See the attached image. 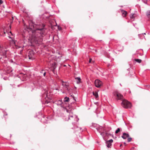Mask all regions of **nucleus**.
<instances>
[{"label": "nucleus", "instance_id": "obj_1", "mask_svg": "<svg viewBox=\"0 0 150 150\" xmlns=\"http://www.w3.org/2000/svg\"><path fill=\"white\" fill-rule=\"evenodd\" d=\"M45 25H37L33 23H30L29 26L26 27L27 29L32 31V34H29V38L31 41L37 43L42 42L43 40V35L45 33Z\"/></svg>", "mask_w": 150, "mask_h": 150}, {"label": "nucleus", "instance_id": "obj_2", "mask_svg": "<svg viewBox=\"0 0 150 150\" xmlns=\"http://www.w3.org/2000/svg\"><path fill=\"white\" fill-rule=\"evenodd\" d=\"M8 50L6 47L0 46V61L3 63H6L8 59L6 55Z\"/></svg>", "mask_w": 150, "mask_h": 150}, {"label": "nucleus", "instance_id": "obj_3", "mask_svg": "<svg viewBox=\"0 0 150 150\" xmlns=\"http://www.w3.org/2000/svg\"><path fill=\"white\" fill-rule=\"evenodd\" d=\"M115 95L116 96L117 99L118 100H122L121 104L124 108H131L132 106L131 103L127 100H123V96L120 93L117 92Z\"/></svg>", "mask_w": 150, "mask_h": 150}, {"label": "nucleus", "instance_id": "obj_4", "mask_svg": "<svg viewBox=\"0 0 150 150\" xmlns=\"http://www.w3.org/2000/svg\"><path fill=\"white\" fill-rule=\"evenodd\" d=\"M41 96L42 97L41 100L43 104H47L49 102L48 100L49 97H48L47 89L45 88L42 91Z\"/></svg>", "mask_w": 150, "mask_h": 150}, {"label": "nucleus", "instance_id": "obj_5", "mask_svg": "<svg viewBox=\"0 0 150 150\" xmlns=\"http://www.w3.org/2000/svg\"><path fill=\"white\" fill-rule=\"evenodd\" d=\"M91 128L95 131H96L99 133H100L103 129V127L100 126L99 125L96 124H93L91 126Z\"/></svg>", "mask_w": 150, "mask_h": 150}, {"label": "nucleus", "instance_id": "obj_6", "mask_svg": "<svg viewBox=\"0 0 150 150\" xmlns=\"http://www.w3.org/2000/svg\"><path fill=\"white\" fill-rule=\"evenodd\" d=\"M11 27L10 25H9L8 27V30H7V29H6V31H5V29H6L4 27L3 28V30H2L1 32H0V35L1 36H4L5 35V33H6L7 32L8 35H9L8 36V37L10 38L11 39L12 38L11 37L10 35L11 34L12 35H13V34L12 33L11 31H10L9 33H8V31L9 30L11 29Z\"/></svg>", "mask_w": 150, "mask_h": 150}, {"label": "nucleus", "instance_id": "obj_7", "mask_svg": "<svg viewBox=\"0 0 150 150\" xmlns=\"http://www.w3.org/2000/svg\"><path fill=\"white\" fill-rule=\"evenodd\" d=\"M54 103L58 106H60L62 108H64V103L62 101L61 99L57 100L54 102Z\"/></svg>", "mask_w": 150, "mask_h": 150}, {"label": "nucleus", "instance_id": "obj_8", "mask_svg": "<svg viewBox=\"0 0 150 150\" xmlns=\"http://www.w3.org/2000/svg\"><path fill=\"white\" fill-rule=\"evenodd\" d=\"M94 83L95 86L97 88H100L103 85L102 82L98 79H96Z\"/></svg>", "mask_w": 150, "mask_h": 150}, {"label": "nucleus", "instance_id": "obj_9", "mask_svg": "<svg viewBox=\"0 0 150 150\" xmlns=\"http://www.w3.org/2000/svg\"><path fill=\"white\" fill-rule=\"evenodd\" d=\"M34 56V52L33 51H30L28 53V57L29 59H33Z\"/></svg>", "mask_w": 150, "mask_h": 150}, {"label": "nucleus", "instance_id": "obj_10", "mask_svg": "<svg viewBox=\"0 0 150 150\" xmlns=\"http://www.w3.org/2000/svg\"><path fill=\"white\" fill-rule=\"evenodd\" d=\"M113 142V140L110 139L106 142V145L107 146L108 148L111 147L112 145V143Z\"/></svg>", "mask_w": 150, "mask_h": 150}, {"label": "nucleus", "instance_id": "obj_11", "mask_svg": "<svg viewBox=\"0 0 150 150\" xmlns=\"http://www.w3.org/2000/svg\"><path fill=\"white\" fill-rule=\"evenodd\" d=\"M129 137V135L128 134L124 132L123 133V135L121 137L124 139H126L128 137Z\"/></svg>", "mask_w": 150, "mask_h": 150}, {"label": "nucleus", "instance_id": "obj_12", "mask_svg": "<svg viewBox=\"0 0 150 150\" xmlns=\"http://www.w3.org/2000/svg\"><path fill=\"white\" fill-rule=\"evenodd\" d=\"M116 49L118 51H121L123 50V47L120 45H118L116 48Z\"/></svg>", "mask_w": 150, "mask_h": 150}, {"label": "nucleus", "instance_id": "obj_13", "mask_svg": "<svg viewBox=\"0 0 150 150\" xmlns=\"http://www.w3.org/2000/svg\"><path fill=\"white\" fill-rule=\"evenodd\" d=\"M64 87L65 89L67 90L68 91H69V86L68 83H66V84H65Z\"/></svg>", "mask_w": 150, "mask_h": 150}, {"label": "nucleus", "instance_id": "obj_14", "mask_svg": "<svg viewBox=\"0 0 150 150\" xmlns=\"http://www.w3.org/2000/svg\"><path fill=\"white\" fill-rule=\"evenodd\" d=\"M76 80H77L76 81L77 83L79 84L81 82V79L80 77H77L75 78Z\"/></svg>", "mask_w": 150, "mask_h": 150}, {"label": "nucleus", "instance_id": "obj_15", "mask_svg": "<svg viewBox=\"0 0 150 150\" xmlns=\"http://www.w3.org/2000/svg\"><path fill=\"white\" fill-rule=\"evenodd\" d=\"M121 11L122 13L123 16L124 17H125L127 14V12L126 11H124L123 10H121Z\"/></svg>", "mask_w": 150, "mask_h": 150}, {"label": "nucleus", "instance_id": "obj_16", "mask_svg": "<svg viewBox=\"0 0 150 150\" xmlns=\"http://www.w3.org/2000/svg\"><path fill=\"white\" fill-rule=\"evenodd\" d=\"M93 94L94 96H95V98H97L98 97V93L97 92H93Z\"/></svg>", "mask_w": 150, "mask_h": 150}, {"label": "nucleus", "instance_id": "obj_17", "mask_svg": "<svg viewBox=\"0 0 150 150\" xmlns=\"http://www.w3.org/2000/svg\"><path fill=\"white\" fill-rule=\"evenodd\" d=\"M69 97H66L64 98V102H69Z\"/></svg>", "mask_w": 150, "mask_h": 150}, {"label": "nucleus", "instance_id": "obj_18", "mask_svg": "<svg viewBox=\"0 0 150 150\" xmlns=\"http://www.w3.org/2000/svg\"><path fill=\"white\" fill-rule=\"evenodd\" d=\"M74 120L76 122L78 121L79 120V119L75 115H74Z\"/></svg>", "mask_w": 150, "mask_h": 150}, {"label": "nucleus", "instance_id": "obj_19", "mask_svg": "<svg viewBox=\"0 0 150 150\" xmlns=\"http://www.w3.org/2000/svg\"><path fill=\"white\" fill-rule=\"evenodd\" d=\"M45 119V118L44 117H43L41 119V121L42 122H43L44 123H47V121L46 120L45 121H44V120Z\"/></svg>", "mask_w": 150, "mask_h": 150}, {"label": "nucleus", "instance_id": "obj_20", "mask_svg": "<svg viewBox=\"0 0 150 150\" xmlns=\"http://www.w3.org/2000/svg\"><path fill=\"white\" fill-rule=\"evenodd\" d=\"M105 132H101L100 133V134L103 137V138H104L105 137Z\"/></svg>", "mask_w": 150, "mask_h": 150}, {"label": "nucleus", "instance_id": "obj_21", "mask_svg": "<svg viewBox=\"0 0 150 150\" xmlns=\"http://www.w3.org/2000/svg\"><path fill=\"white\" fill-rule=\"evenodd\" d=\"M74 118V115H70L69 116V119L70 120H72Z\"/></svg>", "mask_w": 150, "mask_h": 150}, {"label": "nucleus", "instance_id": "obj_22", "mask_svg": "<svg viewBox=\"0 0 150 150\" xmlns=\"http://www.w3.org/2000/svg\"><path fill=\"white\" fill-rule=\"evenodd\" d=\"M110 135H111V134H110L108 133L107 132H105V137H108L110 136Z\"/></svg>", "mask_w": 150, "mask_h": 150}, {"label": "nucleus", "instance_id": "obj_23", "mask_svg": "<svg viewBox=\"0 0 150 150\" xmlns=\"http://www.w3.org/2000/svg\"><path fill=\"white\" fill-rule=\"evenodd\" d=\"M135 60L139 63H140L142 61V60L139 59H135Z\"/></svg>", "mask_w": 150, "mask_h": 150}, {"label": "nucleus", "instance_id": "obj_24", "mask_svg": "<svg viewBox=\"0 0 150 150\" xmlns=\"http://www.w3.org/2000/svg\"><path fill=\"white\" fill-rule=\"evenodd\" d=\"M52 66L53 67V70H54L56 68V64L54 63V64H52Z\"/></svg>", "mask_w": 150, "mask_h": 150}, {"label": "nucleus", "instance_id": "obj_25", "mask_svg": "<svg viewBox=\"0 0 150 150\" xmlns=\"http://www.w3.org/2000/svg\"><path fill=\"white\" fill-rule=\"evenodd\" d=\"M120 131V128H118L116 130L115 133L116 134L118 133Z\"/></svg>", "mask_w": 150, "mask_h": 150}, {"label": "nucleus", "instance_id": "obj_26", "mask_svg": "<svg viewBox=\"0 0 150 150\" xmlns=\"http://www.w3.org/2000/svg\"><path fill=\"white\" fill-rule=\"evenodd\" d=\"M62 85L63 86V87L64 86L65 84H66V83H67V82H64L63 81H62Z\"/></svg>", "mask_w": 150, "mask_h": 150}, {"label": "nucleus", "instance_id": "obj_27", "mask_svg": "<svg viewBox=\"0 0 150 150\" xmlns=\"http://www.w3.org/2000/svg\"><path fill=\"white\" fill-rule=\"evenodd\" d=\"M146 14L147 16H149L150 15V11H148L146 12Z\"/></svg>", "mask_w": 150, "mask_h": 150}, {"label": "nucleus", "instance_id": "obj_28", "mask_svg": "<svg viewBox=\"0 0 150 150\" xmlns=\"http://www.w3.org/2000/svg\"><path fill=\"white\" fill-rule=\"evenodd\" d=\"M132 138L131 137L128 138L127 139V142H130L132 140Z\"/></svg>", "mask_w": 150, "mask_h": 150}, {"label": "nucleus", "instance_id": "obj_29", "mask_svg": "<svg viewBox=\"0 0 150 150\" xmlns=\"http://www.w3.org/2000/svg\"><path fill=\"white\" fill-rule=\"evenodd\" d=\"M134 14H130V17L131 18H134Z\"/></svg>", "mask_w": 150, "mask_h": 150}, {"label": "nucleus", "instance_id": "obj_30", "mask_svg": "<svg viewBox=\"0 0 150 150\" xmlns=\"http://www.w3.org/2000/svg\"><path fill=\"white\" fill-rule=\"evenodd\" d=\"M146 35V33H142V34H139L138 35L139 37H140V36L141 35Z\"/></svg>", "mask_w": 150, "mask_h": 150}, {"label": "nucleus", "instance_id": "obj_31", "mask_svg": "<svg viewBox=\"0 0 150 150\" xmlns=\"http://www.w3.org/2000/svg\"><path fill=\"white\" fill-rule=\"evenodd\" d=\"M45 71L44 70H42L40 71V72L41 73L43 74V72H45Z\"/></svg>", "mask_w": 150, "mask_h": 150}, {"label": "nucleus", "instance_id": "obj_32", "mask_svg": "<svg viewBox=\"0 0 150 150\" xmlns=\"http://www.w3.org/2000/svg\"><path fill=\"white\" fill-rule=\"evenodd\" d=\"M43 75L44 76H45L46 74V72L45 71L44 72H43Z\"/></svg>", "mask_w": 150, "mask_h": 150}, {"label": "nucleus", "instance_id": "obj_33", "mask_svg": "<svg viewBox=\"0 0 150 150\" xmlns=\"http://www.w3.org/2000/svg\"><path fill=\"white\" fill-rule=\"evenodd\" d=\"M3 3L2 0H0V5L1 4Z\"/></svg>", "mask_w": 150, "mask_h": 150}, {"label": "nucleus", "instance_id": "obj_34", "mask_svg": "<svg viewBox=\"0 0 150 150\" xmlns=\"http://www.w3.org/2000/svg\"><path fill=\"white\" fill-rule=\"evenodd\" d=\"M91 60H92V59H90L89 61V63H91Z\"/></svg>", "mask_w": 150, "mask_h": 150}, {"label": "nucleus", "instance_id": "obj_35", "mask_svg": "<svg viewBox=\"0 0 150 150\" xmlns=\"http://www.w3.org/2000/svg\"><path fill=\"white\" fill-rule=\"evenodd\" d=\"M77 128H78L79 129H80V130H81V127H77Z\"/></svg>", "mask_w": 150, "mask_h": 150}, {"label": "nucleus", "instance_id": "obj_36", "mask_svg": "<svg viewBox=\"0 0 150 150\" xmlns=\"http://www.w3.org/2000/svg\"><path fill=\"white\" fill-rule=\"evenodd\" d=\"M75 122H72V124L73 125H75Z\"/></svg>", "mask_w": 150, "mask_h": 150}, {"label": "nucleus", "instance_id": "obj_37", "mask_svg": "<svg viewBox=\"0 0 150 150\" xmlns=\"http://www.w3.org/2000/svg\"><path fill=\"white\" fill-rule=\"evenodd\" d=\"M129 93H131V91H130V90H129Z\"/></svg>", "mask_w": 150, "mask_h": 150}, {"label": "nucleus", "instance_id": "obj_38", "mask_svg": "<svg viewBox=\"0 0 150 150\" xmlns=\"http://www.w3.org/2000/svg\"><path fill=\"white\" fill-rule=\"evenodd\" d=\"M144 3H145V4H146L147 2H144Z\"/></svg>", "mask_w": 150, "mask_h": 150}, {"label": "nucleus", "instance_id": "obj_39", "mask_svg": "<svg viewBox=\"0 0 150 150\" xmlns=\"http://www.w3.org/2000/svg\"><path fill=\"white\" fill-rule=\"evenodd\" d=\"M141 39H142V38H140Z\"/></svg>", "mask_w": 150, "mask_h": 150}, {"label": "nucleus", "instance_id": "obj_40", "mask_svg": "<svg viewBox=\"0 0 150 150\" xmlns=\"http://www.w3.org/2000/svg\"><path fill=\"white\" fill-rule=\"evenodd\" d=\"M46 18H48V17H46Z\"/></svg>", "mask_w": 150, "mask_h": 150}, {"label": "nucleus", "instance_id": "obj_41", "mask_svg": "<svg viewBox=\"0 0 150 150\" xmlns=\"http://www.w3.org/2000/svg\"><path fill=\"white\" fill-rule=\"evenodd\" d=\"M12 18L13 19V17H12Z\"/></svg>", "mask_w": 150, "mask_h": 150}]
</instances>
